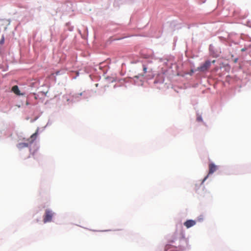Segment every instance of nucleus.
<instances>
[{
	"instance_id": "nucleus-12",
	"label": "nucleus",
	"mask_w": 251,
	"mask_h": 251,
	"mask_svg": "<svg viewBox=\"0 0 251 251\" xmlns=\"http://www.w3.org/2000/svg\"><path fill=\"white\" fill-rule=\"evenodd\" d=\"M215 62V60H213V61H212V63H214Z\"/></svg>"
},
{
	"instance_id": "nucleus-5",
	"label": "nucleus",
	"mask_w": 251,
	"mask_h": 251,
	"mask_svg": "<svg viewBox=\"0 0 251 251\" xmlns=\"http://www.w3.org/2000/svg\"><path fill=\"white\" fill-rule=\"evenodd\" d=\"M37 135H38V130L34 133H33L30 136V138L29 139H28L27 140L29 141V140H30L29 141L30 143H32L36 140V139L37 137Z\"/></svg>"
},
{
	"instance_id": "nucleus-13",
	"label": "nucleus",
	"mask_w": 251,
	"mask_h": 251,
	"mask_svg": "<svg viewBox=\"0 0 251 251\" xmlns=\"http://www.w3.org/2000/svg\"><path fill=\"white\" fill-rule=\"evenodd\" d=\"M237 59H235L234 62H237Z\"/></svg>"
},
{
	"instance_id": "nucleus-11",
	"label": "nucleus",
	"mask_w": 251,
	"mask_h": 251,
	"mask_svg": "<svg viewBox=\"0 0 251 251\" xmlns=\"http://www.w3.org/2000/svg\"><path fill=\"white\" fill-rule=\"evenodd\" d=\"M197 120L199 122H201L202 121V118L201 116H198Z\"/></svg>"
},
{
	"instance_id": "nucleus-8",
	"label": "nucleus",
	"mask_w": 251,
	"mask_h": 251,
	"mask_svg": "<svg viewBox=\"0 0 251 251\" xmlns=\"http://www.w3.org/2000/svg\"><path fill=\"white\" fill-rule=\"evenodd\" d=\"M4 43V37L3 36H2L1 39L0 40V44L3 45Z\"/></svg>"
},
{
	"instance_id": "nucleus-10",
	"label": "nucleus",
	"mask_w": 251,
	"mask_h": 251,
	"mask_svg": "<svg viewBox=\"0 0 251 251\" xmlns=\"http://www.w3.org/2000/svg\"><path fill=\"white\" fill-rule=\"evenodd\" d=\"M143 68L144 73V74L146 73L147 72V67L146 66V65H143Z\"/></svg>"
},
{
	"instance_id": "nucleus-1",
	"label": "nucleus",
	"mask_w": 251,
	"mask_h": 251,
	"mask_svg": "<svg viewBox=\"0 0 251 251\" xmlns=\"http://www.w3.org/2000/svg\"><path fill=\"white\" fill-rule=\"evenodd\" d=\"M54 213L50 209H46L45 213L44 216L43 222L44 223L50 222L52 220V218L53 216Z\"/></svg>"
},
{
	"instance_id": "nucleus-7",
	"label": "nucleus",
	"mask_w": 251,
	"mask_h": 251,
	"mask_svg": "<svg viewBox=\"0 0 251 251\" xmlns=\"http://www.w3.org/2000/svg\"><path fill=\"white\" fill-rule=\"evenodd\" d=\"M27 146H28V144L25 143H19L17 145V147L19 149H22V148H23L25 147H27Z\"/></svg>"
},
{
	"instance_id": "nucleus-2",
	"label": "nucleus",
	"mask_w": 251,
	"mask_h": 251,
	"mask_svg": "<svg viewBox=\"0 0 251 251\" xmlns=\"http://www.w3.org/2000/svg\"><path fill=\"white\" fill-rule=\"evenodd\" d=\"M211 65V62L209 61H206L205 63L201 65L200 67L198 68V70L201 72H205L207 71Z\"/></svg>"
},
{
	"instance_id": "nucleus-3",
	"label": "nucleus",
	"mask_w": 251,
	"mask_h": 251,
	"mask_svg": "<svg viewBox=\"0 0 251 251\" xmlns=\"http://www.w3.org/2000/svg\"><path fill=\"white\" fill-rule=\"evenodd\" d=\"M217 169V167L213 163H211L209 164V172L208 175L205 176L203 180L205 181L208 177L209 175L212 174L214 173Z\"/></svg>"
},
{
	"instance_id": "nucleus-6",
	"label": "nucleus",
	"mask_w": 251,
	"mask_h": 251,
	"mask_svg": "<svg viewBox=\"0 0 251 251\" xmlns=\"http://www.w3.org/2000/svg\"><path fill=\"white\" fill-rule=\"evenodd\" d=\"M12 91L16 95H20V91L19 89L18 86L15 85L12 88Z\"/></svg>"
},
{
	"instance_id": "nucleus-4",
	"label": "nucleus",
	"mask_w": 251,
	"mask_h": 251,
	"mask_svg": "<svg viewBox=\"0 0 251 251\" xmlns=\"http://www.w3.org/2000/svg\"><path fill=\"white\" fill-rule=\"evenodd\" d=\"M196 222L195 221L192 220H187L184 223V225L187 228H190L195 225Z\"/></svg>"
},
{
	"instance_id": "nucleus-9",
	"label": "nucleus",
	"mask_w": 251,
	"mask_h": 251,
	"mask_svg": "<svg viewBox=\"0 0 251 251\" xmlns=\"http://www.w3.org/2000/svg\"><path fill=\"white\" fill-rule=\"evenodd\" d=\"M171 247V245H166L164 249L165 251H167Z\"/></svg>"
}]
</instances>
